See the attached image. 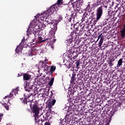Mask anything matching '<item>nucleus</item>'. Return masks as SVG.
I'll list each match as a JSON object with an SVG mask.
<instances>
[{
  "label": "nucleus",
  "instance_id": "1",
  "mask_svg": "<svg viewBox=\"0 0 125 125\" xmlns=\"http://www.w3.org/2000/svg\"><path fill=\"white\" fill-rule=\"evenodd\" d=\"M56 4H55L52 5L49 8L48 10L45 11L43 13H41V16L43 18H47L48 16L51 15L52 13H54L56 11Z\"/></svg>",
  "mask_w": 125,
  "mask_h": 125
},
{
  "label": "nucleus",
  "instance_id": "2",
  "mask_svg": "<svg viewBox=\"0 0 125 125\" xmlns=\"http://www.w3.org/2000/svg\"><path fill=\"white\" fill-rule=\"evenodd\" d=\"M74 32L79 36L83 34V24L77 22L74 25Z\"/></svg>",
  "mask_w": 125,
  "mask_h": 125
},
{
  "label": "nucleus",
  "instance_id": "3",
  "mask_svg": "<svg viewBox=\"0 0 125 125\" xmlns=\"http://www.w3.org/2000/svg\"><path fill=\"white\" fill-rule=\"evenodd\" d=\"M31 95H33V93H29V94H28V93L27 94H24V96L25 98L23 100V103L25 105H26L27 106H29L30 108L32 109L33 106V103H35L36 102H33V101H29L28 98H29V97H31Z\"/></svg>",
  "mask_w": 125,
  "mask_h": 125
},
{
  "label": "nucleus",
  "instance_id": "4",
  "mask_svg": "<svg viewBox=\"0 0 125 125\" xmlns=\"http://www.w3.org/2000/svg\"><path fill=\"white\" fill-rule=\"evenodd\" d=\"M79 35L78 34H77L76 32L73 31V32H71L70 35L67 37V42L68 43H72L75 41L76 40V39H78L79 38Z\"/></svg>",
  "mask_w": 125,
  "mask_h": 125
},
{
  "label": "nucleus",
  "instance_id": "5",
  "mask_svg": "<svg viewBox=\"0 0 125 125\" xmlns=\"http://www.w3.org/2000/svg\"><path fill=\"white\" fill-rule=\"evenodd\" d=\"M66 72L69 73V74H71V73H72V74L71 77L70 83H71L72 84H76L77 83V78H76V76H77V74L75 73V71L72 70V69H70L66 70Z\"/></svg>",
  "mask_w": 125,
  "mask_h": 125
},
{
  "label": "nucleus",
  "instance_id": "6",
  "mask_svg": "<svg viewBox=\"0 0 125 125\" xmlns=\"http://www.w3.org/2000/svg\"><path fill=\"white\" fill-rule=\"evenodd\" d=\"M102 7H103V6H101L100 7H99L96 11V20H94V23H96V22H97V21H98V20H99V19H100V18H101V17L102 16L103 14V9L102 8Z\"/></svg>",
  "mask_w": 125,
  "mask_h": 125
},
{
  "label": "nucleus",
  "instance_id": "7",
  "mask_svg": "<svg viewBox=\"0 0 125 125\" xmlns=\"http://www.w3.org/2000/svg\"><path fill=\"white\" fill-rule=\"evenodd\" d=\"M32 109L33 113H35L36 117H38L40 113V108H39V106H38V104L36 102L33 103Z\"/></svg>",
  "mask_w": 125,
  "mask_h": 125
},
{
  "label": "nucleus",
  "instance_id": "8",
  "mask_svg": "<svg viewBox=\"0 0 125 125\" xmlns=\"http://www.w3.org/2000/svg\"><path fill=\"white\" fill-rule=\"evenodd\" d=\"M3 102L4 103L2 104V102H0V103L2 104L3 107L5 108L7 110H9V106L6 103H8L9 102V98H8V95L5 96V98L3 99Z\"/></svg>",
  "mask_w": 125,
  "mask_h": 125
},
{
  "label": "nucleus",
  "instance_id": "9",
  "mask_svg": "<svg viewBox=\"0 0 125 125\" xmlns=\"http://www.w3.org/2000/svg\"><path fill=\"white\" fill-rule=\"evenodd\" d=\"M61 20H63V17L62 16L60 15L59 16V18L58 19V22H53L51 24V28L53 29V30H56L57 29V24H58V22H60Z\"/></svg>",
  "mask_w": 125,
  "mask_h": 125
},
{
  "label": "nucleus",
  "instance_id": "10",
  "mask_svg": "<svg viewBox=\"0 0 125 125\" xmlns=\"http://www.w3.org/2000/svg\"><path fill=\"white\" fill-rule=\"evenodd\" d=\"M99 41V42L98 46L99 47H102V44H103V42L104 41V35H103V34L101 33L98 37V39L97 40V42H98Z\"/></svg>",
  "mask_w": 125,
  "mask_h": 125
},
{
  "label": "nucleus",
  "instance_id": "11",
  "mask_svg": "<svg viewBox=\"0 0 125 125\" xmlns=\"http://www.w3.org/2000/svg\"><path fill=\"white\" fill-rule=\"evenodd\" d=\"M26 87L29 89H25L26 91H28L29 94L32 93V91H33V88H34V84L32 83H28L26 84Z\"/></svg>",
  "mask_w": 125,
  "mask_h": 125
},
{
  "label": "nucleus",
  "instance_id": "12",
  "mask_svg": "<svg viewBox=\"0 0 125 125\" xmlns=\"http://www.w3.org/2000/svg\"><path fill=\"white\" fill-rule=\"evenodd\" d=\"M38 41H36L35 42H32L33 44H35V43H41V42H45L46 41H48V40H49V41L50 42V41H51V38H49L47 39H45L44 40H43L42 39V36H39L38 37Z\"/></svg>",
  "mask_w": 125,
  "mask_h": 125
},
{
  "label": "nucleus",
  "instance_id": "13",
  "mask_svg": "<svg viewBox=\"0 0 125 125\" xmlns=\"http://www.w3.org/2000/svg\"><path fill=\"white\" fill-rule=\"evenodd\" d=\"M101 4V0H97L95 3L91 5V10L90 11H91V9H95V7H97V6L100 5Z\"/></svg>",
  "mask_w": 125,
  "mask_h": 125
},
{
  "label": "nucleus",
  "instance_id": "14",
  "mask_svg": "<svg viewBox=\"0 0 125 125\" xmlns=\"http://www.w3.org/2000/svg\"><path fill=\"white\" fill-rule=\"evenodd\" d=\"M75 100L74 103H79L78 104L79 105H81V102H82V98L80 97V95L77 94V95L76 96V94L74 95Z\"/></svg>",
  "mask_w": 125,
  "mask_h": 125
},
{
  "label": "nucleus",
  "instance_id": "15",
  "mask_svg": "<svg viewBox=\"0 0 125 125\" xmlns=\"http://www.w3.org/2000/svg\"><path fill=\"white\" fill-rule=\"evenodd\" d=\"M19 90V87H17L16 88H15L13 89V91L12 92L10 93L9 94V96H8V98H13V95L15 94V93H18V91Z\"/></svg>",
  "mask_w": 125,
  "mask_h": 125
},
{
  "label": "nucleus",
  "instance_id": "16",
  "mask_svg": "<svg viewBox=\"0 0 125 125\" xmlns=\"http://www.w3.org/2000/svg\"><path fill=\"white\" fill-rule=\"evenodd\" d=\"M40 33H41V28H38L36 29V30L35 31V38L33 41V42H36V40H37V36H40Z\"/></svg>",
  "mask_w": 125,
  "mask_h": 125
},
{
  "label": "nucleus",
  "instance_id": "17",
  "mask_svg": "<svg viewBox=\"0 0 125 125\" xmlns=\"http://www.w3.org/2000/svg\"><path fill=\"white\" fill-rule=\"evenodd\" d=\"M72 86H73L72 88L73 89V91H74L72 94L73 95H76V93L79 94L78 90H79V88H80V86H78L77 85H73Z\"/></svg>",
  "mask_w": 125,
  "mask_h": 125
},
{
  "label": "nucleus",
  "instance_id": "18",
  "mask_svg": "<svg viewBox=\"0 0 125 125\" xmlns=\"http://www.w3.org/2000/svg\"><path fill=\"white\" fill-rule=\"evenodd\" d=\"M38 53L36 49H31L28 52V55L29 56H33V55H36Z\"/></svg>",
  "mask_w": 125,
  "mask_h": 125
},
{
  "label": "nucleus",
  "instance_id": "19",
  "mask_svg": "<svg viewBox=\"0 0 125 125\" xmlns=\"http://www.w3.org/2000/svg\"><path fill=\"white\" fill-rule=\"evenodd\" d=\"M75 112V110H74L73 107L72 106L69 107L68 109V111L67 112V114L66 115L65 118H67V116H69V115H71L72 113H74Z\"/></svg>",
  "mask_w": 125,
  "mask_h": 125
},
{
  "label": "nucleus",
  "instance_id": "20",
  "mask_svg": "<svg viewBox=\"0 0 125 125\" xmlns=\"http://www.w3.org/2000/svg\"><path fill=\"white\" fill-rule=\"evenodd\" d=\"M120 36L122 39H125V25H124V27L120 31Z\"/></svg>",
  "mask_w": 125,
  "mask_h": 125
},
{
  "label": "nucleus",
  "instance_id": "21",
  "mask_svg": "<svg viewBox=\"0 0 125 125\" xmlns=\"http://www.w3.org/2000/svg\"><path fill=\"white\" fill-rule=\"evenodd\" d=\"M23 76L24 81H29L31 79V75L28 73H24Z\"/></svg>",
  "mask_w": 125,
  "mask_h": 125
},
{
  "label": "nucleus",
  "instance_id": "22",
  "mask_svg": "<svg viewBox=\"0 0 125 125\" xmlns=\"http://www.w3.org/2000/svg\"><path fill=\"white\" fill-rule=\"evenodd\" d=\"M79 51H80V52H84L86 51V46L82 45L81 46L79 47Z\"/></svg>",
  "mask_w": 125,
  "mask_h": 125
},
{
  "label": "nucleus",
  "instance_id": "23",
  "mask_svg": "<svg viewBox=\"0 0 125 125\" xmlns=\"http://www.w3.org/2000/svg\"><path fill=\"white\" fill-rule=\"evenodd\" d=\"M76 53L75 56L76 57H78L79 55V54L80 53L79 52V48H76L75 47V46H73V55H75V54Z\"/></svg>",
  "mask_w": 125,
  "mask_h": 125
},
{
  "label": "nucleus",
  "instance_id": "24",
  "mask_svg": "<svg viewBox=\"0 0 125 125\" xmlns=\"http://www.w3.org/2000/svg\"><path fill=\"white\" fill-rule=\"evenodd\" d=\"M71 4H72V7H73V8H74V9H75V8L76 9L77 7H79V6H80V2H79V1H75V2H73V3H72Z\"/></svg>",
  "mask_w": 125,
  "mask_h": 125
},
{
  "label": "nucleus",
  "instance_id": "25",
  "mask_svg": "<svg viewBox=\"0 0 125 125\" xmlns=\"http://www.w3.org/2000/svg\"><path fill=\"white\" fill-rule=\"evenodd\" d=\"M22 49H23V46H22L21 44H20L16 48V52L17 53H18V52H21V51H22Z\"/></svg>",
  "mask_w": 125,
  "mask_h": 125
},
{
  "label": "nucleus",
  "instance_id": "26",
  "mask_svg": "<svg viewBox=\"0 0 125 125\" xmlns=\"http://www.w3.org/2000/svg\"><path fill=\"white\" fill-rule=\"evenodd\" d=\"M66 119H63L62 121H61V125H68L70 124V121H66Z\"/></svg>",
  "mask_w": 125,
  "mask_h": 125
},
{
  "label": "nucleus",
  "instance_id": "27",
  "mask_svg": "<svg viewBox=\"0 0 125 125\" xmlns=\"http://www.w3.org/2000/svg\"><path fill=\"white\" fill-rule=\"evenodd\" d=\"M46 64V63H45V62L44 61H41L40 62H39L38 66L39 68L42 69Z\"/></svg>",
  "mask_w": 125,
  "mask_h": 125
},
{
  "label": "nucleus",
  "instance_id": "28",
  "mask_svg": "<svg viewBox=\"0 0 125 125\" xmlns=\"http://www.w3.org/2000/svg\"><path fill=\"white\" fill-rule=\"evenodd\" d=\"M42 69H43L44 72H49V70H50V66H48L46 63Z\"/></svg>",
  "mask_w": 125,
  "mask_h": 125
},
{
  "label": "nucleus",
  "instance_id": "29",
  "mask_svg": "<svg viewBox=\"0 0 125 125\" xmlns=\"http://www.w3.org/2000/svg\"><path fill=\"white\" fill-rule=\"evenodd\" d=\"M75 16H77V13H74L73 14H72L71 15V18H69V19H68L67 20V21L68 22H71V21H72V20L73 19H75Z\"/></svg>",
  "mask_w": 125,
  "mask_h": 125
},
{
  "label": "nucleus",
  "instance_id": "30",
  "mask_svg": "<svg viewBox=\"0 0 125 125\" xmlns=\"http://www.w3.org/2000/svg\"><path fill=\"white\" fill-rule=\"evenodd\" d=\"M124 59L122 58L120 59L118 61V63L117 64V67H118V68H119V67H121V66H122V65H123V60Z\"/></svg>",
  "mask_w": 125,
  "mask_h": 125
},
{
  "label": "nucleus",
  "instance_id": "31",
  "mask_svg": "<svg viewBox=\"0 0 125 125\" xmlns=\"http://www.w3.org/2000/svg\"><path fill=\"white\" fill-rule=\"evenodd\" d=\"M38 28L40 29V30H42L46 27V25H45L44 23H40L38 25Z\"/></svg>",
  "mask_w": 125,
  "mask_h": 125
},
{
  "label": "nucleus",
  "instance_id": "32",
  "mask_svg": "<svg viewBox=\"0 0 125 125\" xmlns=\"http://www.w3.org/2000/svg\"><path fill=\"white\" fill-rule=\"evenodd\" d=\"M26 32H27L26 35L28 36V37H29L30 35H32V33H33V32L32 31V28L31 27H29Z\"/></svg>",
  "mask_w": 125,
  "mask_h": 125
},
{
  "label": "nucleus",
  "instance_id": "33",
  "mask_svg": "<svg viewBox=\"0 0 125 125\" xmlns=\"http://www.w3.org/2000/svg\"><path fill=\"white\" fill-rule=\"evenodd\" d=\"M56 69V66H55L54 65L52 66L51 67H50V70L51 74H52L54 72V71Z\"/></svg>",
  "mask_w": 125,
  "mask_h": 125
},
{
  "label": "nucleus",
  "instance_id": "34",
  "mask_svg": "<svg viewBox=\"0 0 125 125\" xmlns=\"http://www.w3.org/2000/svg\"><path fill=\"white\" fill-rule=\"evenodd\" d=\"M76 13H82V8H81L80 6L79 7H77L75 9Z\"/></svg>",
  "mask_w": 125,
  "mask_h": 125
},
{
  "label": "nucleus",
  "instance_id": "35",
  "mask_svg": "<svg viewBox=\"0 0 125 125\" xmlns=\"http://www.w3.org/2000/svg\"><path fill=\"white\" fill-rule=\"evenodd\" d=\"M54 82V78H52L48 83L50 86H52V85L53 84Z\"/></svg>",
  "mask_w": 125,
  "mask_h": 125
},
{
  "label": "nucleus",
  "instance_id": "36",
  "mask_svg": "<svg viewBox=\"0 0 125 125\" xmlns=\"http://www.w3.org/2000/svg\"><path fill=\"white\" fill-rule=\"evenodd\" d=\"M55 103H56V100L53 99L50 103H49V104L51 105V106H54Z\"/></svg>",
  "mask_w": 125,
  "mask_h": 125
},
{
  "label": "nucleus",
  "instance_id": "37",
  "mask_svg": "<svg viewBox=\"0 0 125 125\" xmlns=\"http://www.w3.org/2000/svg\"><path fill=\"white\" fill-rule=\"evenodd\" d=\"M68 51L69 54H73V51H74V49H73V48H72L71 47L68 48Z\"/></svg>",
  "mask_w": 125,
  "mask_h": 125
},
{
  "label": "nucleus",
  "instance_id": "38",
  "mask_svg": "<svg viewBox=\"0 0 125 125\" xmlns=\"http://www.w3.org/2000/svg\"><path fill=\"white\" fill-rule=\"evenodd\" d=\"M87 15H88V14H87V13L85 12L83 15V18H82V21L83 22V21H84V19H85V18H86V16H87Z\"/></svg>",
  "mask_w": 125,
  "mask_h": 125
},
{
  "label": "nucleus",
  "instance_id": "39",
  "mask_svg": "<svg viewBox=\"0 0 125 125\" xmlns=\"http://www.w3.org/2000/svg\"><path fill=\"white\" fill-rule=\"evenodd\" d=\"M31 92L33 95H36V94H38V89L37 88H35V89L33 91H31Z\"/></svg>",
  "mask_w": 125,
  "mask_h": 125
},
{
  "label": "nucleus",
  "instance_id": "40",
  "mask_svg": "<svg viewBox=\"0 0 125 125\" xmlns=\"http://www.w3.org/2000/svg\"><path fill=\"white\" fill-rule=\"evenodd\" d=\"M90 10H91V9H90V4H88L87 5V7H86V8H85V11H89V12H90V11H90ZM89 10H90V11H89Z\"/></svg>",
  "mask_w": 125,
  "mask_h": 125
},
{
  "label": "nucleus",
  "instance_id": "41",
  "mask_svg": "<svg viewBox=\"0 0 125 125\" xmlns=\"http://www.w3.org/2000/svg\"><path fill=\"white\" fill-rule=\"evenodd\" d=\"M75 65L77 69H80V68L79 67L80 66V61H77L76 62H75Z\"/></svg>",
  "mask_w": 125,
  "mask_h": 125
},
{
  "label": "nucleus",
  "instance_id": "42",
  "mask_svg": "<svg viewBox=\"0 0 125 125\" xmlns=\"http://www.w3.org/2000/svg\"><path fill=\"white\" fill-rule=\"evenodd\" d=\"M25 44V38H23L21 42V43H20V44H21V45H22V46H23V45Z\"/></svg>",
  "mask_w": 125,
  "mask_h": 125
},
{
  "label": "nucleus",
  "instance_id": "43",
  "mask_svg": "<svg viewBox=\"0 0 125 125\" xmlns=\"http://www.w3.org/2000/svg\"><path fill=\"white\" fill-rule=\"evenodd\" d=\"M62 1H63V0H58L57 4H58V5H60V4L62 3Z\"/></svg>",
  "mask_w": 125,
  "mask_h": 125
},
{
  "label": "nucleus",
  "instance_id": "44",
  "mask_svg": "<svg viewBox=\"0 0 125 125\" xmlns=\"http://www.w3.org/2000/svg\"><path fill=\"white\" fill-rule=\"evenodd\" d=\"M52 106L53 105H51V104H48V108L49 111H51L52 110L51 108H52Z\"/></svg>",
  "mask_w": 125,
  "mask_h": 125
},
{
  "label": "nucleus",
  "instance_id": "45",
  "mask_svg": "<svg viewBox=\"0 0 125 125\" xmlns=\"http://www.w3.org/2000/svg\"><path fill=\"white\" fill-rule=\"evenodd\" d=\"M40 16L42 17V16H41V15L40 14H38V15L35 16V19H38V18H40Z\"/></svg>",
  "mask_w": 125,
  "mask_h": 125
},
{
  "label": "nucleus",
  "instance_id": "46",
  "mask_svg": "<svg viewBox=\"0 0 125 125\" xmlns=\"http://www.w3.org/2000/svg\"><path fill=\"white\" fill-rule=\"evenodd\" d=\"M109 66H110L111 67H112V66L114 65L113 64V61H112V60L109 62Z\"/></svg>",
  "mask_w": 125,
  "mask_h": 125
},
{
  "label": "nucleus",
  "instance_id": "47",
  "mask_svg": "<svg viewBox=\"0 0 125 125\" xmlns=\"http://www.w3.org/2000/svg\"><path fill=\"white\" fill-rule=\"evenodd\" d=\"M2 116H3V114L2 113H0V122L1 121V119H2Z\"/></svg>",
  "mask_w": 125,
  "mask_h": 125
},
{
  "label": "nucleus",
  "instance_id": "48",
  "mask_svg": "<svg viewBox=\"0 0 125 125\" xmlns=\"http://www.w3.org/2000/svg\"><path fill=\"white\" fill-rule=\"evenodd\" d=\"M44 121H46V118H44V119L41 118V123H42V122H44Z\"/></svg>",
  "mask_w": 125,
  "mask_h": 125
},
{
  "label": "nucleus",
  "instance_id": "49",
  "mask_svg": "<svg viewBox=\"0 0 125 125\" xmlns=\"http://www.w3.org/2000/svg\"><path fill=\"white\" fill-rule=\"evenodd\" d=\"M44 125H51L48 122H45V123L44 124Z\"/></svg>",
  "mask_w": 125,
  "mask_h": 125
},
{
  "label": "nucleus",
  "instance_id": "50",
  "mask_svg": "<svg viewBox=\"0 0 125 125\" xmlns=\"http://www.w3.org/2000/svg\"><path fill=\"white\" fill-rule=\"evenodd\" d=\"M46 22L48 24H51V21H50L48 20H47Z\"/></svg>",
  "mask_w": 125,
  "mask_h": 125
},
{
  "label": "nucleus",
  "instance_id": "51",
  "mask_svg": "<svg viewBox=\"0 0 125 125\" xmlns=\"http://www.w3.org/2000/svg\"><path fill=\"white\" fill-rule=\"evenodd\" d=\"M53 42H56V39H54V37L53 38Z\"/></svg>",
  "mask_w": 125,
  "mask_h": 125
},
{
  "label": "nucleus",
  "instance_id": "52",
  "mask_svg": "<svg viewBox=\"0 0 125 125\" xmlns=\"http://www.w3.org/2000/svg\"><path fill=\"white\" fill-rule=\"evenodd\" d=\"M123 70H125V64L123 66Z\"/></svg>",
  "mask_w": 125,
  "mask_h": 125
},
{
  "label": "nucleus",
  "instance_id": "53",
  "mask_svg": "<svg viewBox=\"0 0 125 125\" xmlns=\"http://www.w3.org/2000/svg\"><path fill=\"white\" fill-rule=\"evenodd\" d=\"M104 7L105 8H107V7H108L107 6H104Z\"/></svg>",
  "mask_w": 125,
  "mask_h": 125
},
{
  "label": "nucleus",
  "instance_id": "54",
  "mask_svg": "<svg viewBox=\"0 0 125 125\" xmlns=\"http://www.w3.org/2000/svg\"><path fill=\"white\" fill-rule=\"evenodd\" d=\"M109 125V124H108V123H107L106 124H105V125Z\"/></svg>",
  "mask_w": 125,
  "mask_h": 125
},
{
  "label": "nucleus",
  "instance_id": "55",
  "mask_svg": "<svg viewBox=\"0 0 125 125\" xmlns=\"http://www.w3.org/2000/svg\"><path fill=\"white\" fill-rule=\"evenodd\" d=\"M18 77H21V75H20V74H19Z\"/></svg>",
  "mask_w": 125,
  "mask_h": 125
},
{
  "label": "nucleus",
  "instance_id": "56",
  "mask_svg": "<svg viewBox=\"0 0 125 125\" xmlns=\"http://www.w3.org/2000/svg\"><path fill=\"white\" fill-rule=\"evenodd\" d=\"M94 13V12H92L91 13V14H93Z\"/></svg>",
  "mask_w": 125,
  "mask_h": 125
},
{
  "label": "nucleus",
  "instance_id": "57",
  "mask_svg": "<svg viewBox=\"0 0 125 125\" xmlns=\"http://www.w3.org/2000/svg\"><path fill=\"white\" fill-rule=\"evenodd\" d=\"M69 77H71V74H69Z\"/></svg>",
  "mask_w": 125,
  "mask_h": 125
},
{
  "label": "nucleus",
  "instance_id": "58",
  "mask_svg": "<svg viewBox=\"0 0 125 125\" xmlns=\"http://www.w3.org/2000/svg\"><path fill=\"white\" fill-rule=\"evenodd\" d=\"M79 76H80V74L77 75V76H78V77H79Z\"/></svg>",
  "mask_w": 125,
  "mask_h": 125
},
{
  "label": "nucleus",
  "instance_id": "59",
  "mask_svg": "<svg viewBox=\"0 0 125 125\" xmlns=\"http://www.w3.org/2000/svg\"><path fill=\"white\" fill-rule=\"evenodd\" d=\"M40 123V121H39V122H38V124H39Z\"/></svg>",
  "mask_w": 125,
  "mask_h": 125
},
{
  "label": "nucleus",
  "instance_id": "60",
  "mask_svg": "<svg viewBox=\"0 0 125 125\" xmlns=\"http://www.w3.org/2000/svg\"><path fill=\"white\" fill-rule=\"evenodd\" d=\"M72 1H74V0H71Z\"/></svg>",
  "mask_w": 125,
  "mask_h": 125
},
{
  "label": "nucleus",
  "instance_id": "61",
  "mask_svg": "<svg viewBox=\"0 0 125 125\" xmlns=\"http://www.w3.org/2000/svg\"><path fill=\"white\" fill-rule=\"evenodd\" d=\"M92 19H93V17H92Z\"/></svg>",
  "mask_w": 125,
  "mask_h": 125
},
{
  "label": "nucleus",
  "instance_id": "62",
  "mask_svg": "<svg viewBox=\"0 0 125 125\" xmlns=\"http://www.w3.org/2000/svg\"><path fill=\"white\" fill-rule=\"evenodd\" d=\"M103 125H104V123L103 124Z\"/></svg>",
  "mask_w": 125,
  "mask_h": 125
}]
</instances>
